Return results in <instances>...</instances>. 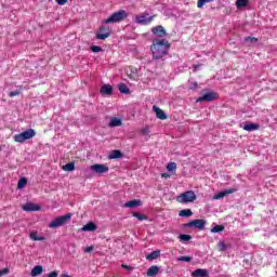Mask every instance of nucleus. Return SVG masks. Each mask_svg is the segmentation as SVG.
<instances>
[{
	"mask_svg": "<svg viewBox=\"0 0 277 277\" xmlns=\"http://www.w3.org/2000/svg\"><path fill=\"white\" fill-rule=\"evenodd\" d=\"M100 92L104 96H111V94H114V88L110 84H104L102 85Z\"/></svg>",
	"mask_w": 277,
	"mask_h": 277,
	"instance_id": "12",
	"label": "nucleus"
},
{
	"mask_svg": "<svg viewBox=\"0 0 277 277\" xmlns=\"http://www.w3.org/2000/svg\"><path fill=\"white\" fill-rule=\"evenodd\" d=\"M224 225H215L211 228V233H224Z\"/></svg>",
	"mask_w": 277,
	"mask_h": 277,
	"instance_id": "32",
	"label": "nucleus"
},
{
	"mask_svg": "<svg viewBox=\"0 0 277 277\" xmlns=\"http://www.w3.org/2000/svg\"><path fill=\"white\" fill-rule=\"evenodd\" d=\"M75 162H68L62 167V170H64V172H75Z\"/></svg>",
	"mask_w": 277,
	"mask_h": 277,
	"instance_id": "22",
	"label": "nucleus"
},
{
	"mask_svg": "<svg viewBox=\"0 0 277 277\" xmlns=\"http://www.w3.org/2000/svg\"><path fill=\"white\" fill-rule=\"evenodd\" d=\"M243 131H259L260 126L256 123H247L242 127Z\"/></svg>",
	"mask_w": 277,
	"mask_h": 277,
	"instance_id": "18",
	"label": "nucleus"
},
{
	"mask_svg": "<svg viewBox=\"0 0 277 277\" xmlns=\"http://www.w3.org/2000/svg\"><path fill=\"white\" fill-rule=\"evenodd\" d=\"M192 276L193 277H209V271H207L205 268H198L192 273Z\"/></svg>",
	"mask_w": 277,
	"mask_h": 277,
	"instance_id": "15",
	"label": "nucleus"
},
{
	"mask_svg": "<svg viewBox=\"0 0 277 277\" xmlns=\"http://www.w3.org/2000/svg\"><path fill=\"white\" fill-rule=\"evenodd\" d=\"M217 247H219L220 252H225L226 243L224 241H220Z\"/></svg>",
	"mask_w": 277,
	"mask_h": 277,
	"instance_id": "39",
	"label": "nucleus"
},
{
	"mask_svg": "<svg viewBox=\"0 0 277 277\" xmlns=\"http://www.w3.org/2000/svg\"><path fill=\"white\" fill-rule=\"evenodd\" d=\"M29 237L32 241H44V237H38V233L36 232H31Z\"/></svg>",
	"mask_w": 277,
	"mask_h": 277,
	"instance_id": "28",
	"label": "nucleus"
},
{
	"mask_svg": "<svg viewBox=\"0 0 277 277\" xmlns=\"http://www.w3.org/2000/svg\"><path fill=\"white\" fill-rule=\"evenodd\" d=\"M159 274V266L153 265L147 269V276L153 277L157 276Z\"/></svg>",
	"mask_w": 277,
	"mask_h": 277,
	"instance_id": "21",
	"label": "nucleus"
},
{
	"mask_svg": "<svg viewBox=\"0 0 277 277\" xmlns=\"http://www.w3.org/2000/svg\"><path fill=\"white\" fill-rule=\"evenodd\" d=\"M170 42L166 39H155L150 45L153 60H161L170 51Z\"/></svg>",
	"mask_w": 277,
	"mask_h": 277,
	"instance_id": "1",
	"label": "nucleus"
},
{
	"mask_svg": "<svg viewBox=\"0 0 277 277\" xmlns=\"http://www.w3.org/2000/svg\"><path fill=\"white\" fill-rule=\"evenodd\" d=\"M129 16V13L124 10H119L113 13L108 18L104 21L105 25L114 24V23H122L124 18Z\"/></svg>",
	"mask_w": 277,
	"mask_h": 277,
	"instance_id": "2",
	"label": "nucleus"
},
{
	"mask_svg": "<svg viewBox=\"0 0 277 277\" xmlns=\"http://www.w3.org/2000/svg\"><path fill=\"white\" fill-rule=\"evenodd\" d=\"M151 34L154 36H157L158 38H166L168 36V32L166 31V28H163V26H161V25L153 27L151 28Z\"/></svg>",
	"mask_w": 277,
	"mask_h": 277,
	"instance_id": "10",
	"label": "nucleus"
},
{
	"mask_svg": "<svg viewBox=\"0 0 277 277\" xmlns=\"http://www.w3.org/2000/svg\"><path fill=\"white\" fill-rule=\"evenodd\" d=\"M133 217H136V220H138L140 222H144V220H148V216L138 212H133Z\"/></svg>",
	"mask_w": 277,
	"mask_h": 277,
	"instance_id": "29",
	"label": "nucleus"
},
{
	"mask_svg": "<svg viewBox=\"0 0 277 277\" xmlns=\"http://www.w3.org/2000/svg\"><path fill=\"white\" fill-rule=\"evenodd\" d=\"M6 274H10V268L1 269V276H5Z\"/></svg>",
	"mask_w": 277,
	"mask_h": 277,
	"instance_id": "45",
	"label": "nucleus"
},
{
	"mask_svg": "<svg viewBox=\"0 0 277 277\" xmlns=\"http://www.w3.org/2000/svg\"><path fill=\"white\" fill-rule=\"evenodd\" d=\"M121 157H122V151L118 149L110 151L109 159H121Z\"/></svg>",
	"mask_w": 277,
	"mask_h": 277,
	"instance_id": "26",
	"label": "nucleus"
},
{
	"mask_svg": "<svg viewBox=\"0 0 277 277\" xmlns=\"http://www.w3.org/2000/svg\"><path fill=\"white\" fill-rule=\"evenodd\" d=\"M18 94H21V91H11V92L9 93V96H10L11 98H14V96H18Z\"/></svg>",
	"mask_w": 277,
	"mask_h": 277,
	"instance_id": "41",
	"label": "nucleus"
},
{
	"mask_svg": "<svg viewBox=\"0 0 277 277\" xmlns=\"http://www.w3.org/2000/svg\"><path fill=\"white\" fill-rule=\"evenodd\" d=\"M25 185H27V179L22 177L18 183H17V189H23V187H25Z\"/></svg>",
	"mask_w": 277,
	"mask_h": 277,
	"instance_id": "34",
	"label": "nucleus"
},
{
	"mask_svg": "<svg viewBox=\"0 0 277 277\" xmlns=\"http://www.w3.org/2000/svg\"><path fill=\"white\" fill-rule=\"evenodd\" d=\"M127 209H135V207H142V200L134 199L124 203Z\"/></svg>",
	"mask_w": 277,
	"mask_h": 277,
	"instance_id": "16",
	"label": "nucleus"
},
{
	"mask_svg": "<svg viewBox=\"0 0 277 277\" xmlns=\"http://www.w3.org/2000/svg\"><path fill=\"white\" fill-rule=\"evenodd\" d=\"M42 272H44V268H43L41 265H37V266H35V267L31 269L30 275H31L32 277L40 276V274H42Z\"/></svg>",
	"mask_w": 277,
	"mask_h": 277,
	"instance_id": "20",
	"label": "nucleus"
},
{
	"mask_svg": "<svg viewBox=\"0 0 277 277\" xmlns=\"http://www.w3.org/2000/svg\"><path fill=\"white\" fill-rule=\"evenodd\" d=\"M159 256H161V251L160 250H156L153 251L151 253L146 255L147 261H155V259H159Z\"/></svg>",
	"mask_w": 277,
	"mask_h": 277,
	"instance_id": "19",
	"label": "nucleus"
},
{
	"mask_svg": "<svg viewBox=\"0 0 277 277\" xmlns=\"http://www.w3.org/2000/svg\"><path fill=\"white\" fill-rule=\"evenodd\" d=\"M90 170L94 174L102 176V174H107V172H109V167L107 164L95 163L90 167Z\"/></svg>",
	"mask_w": 277,
	"mask_h": 277,
	"instance_id": "7",
	"label": "nucleus"
},
{
	"mask_svg": "<svg viewBox=\"0 0 277 277\" xmlns=\"http://www.w3.org/2000/svg\"><path fill=\"white\" fill-rule=\"evenodd\" d=\"M109 127L114 128V127H122V120L118 119V117H114L111 118L109 124Z\"/></svg>",
	"mask_w": 277,
	"mask_h": 277,
	"instance_id": "23",
	"label": "nucleus"
},
{
	"mask_svg": "<svg viewBox=\"0 0 277 277\" xmlns=\"http://www.w3.org/2000/svg\"><path fill=\"white\" fill-rule=\"evenodd\" d=\"M61 277H70V275H68V274H63Z\"/></svg>",
	"mask_w": 277,
	"mask_h": 277,
	"instance_id": "49",
	"label": "nucleus"
},
{
	"mask_svg": "<svg viewBox=\"0 0 277 277\" xmlns=\"http://www.w3.org/2000/svg\"><path fill=\"white\" fill-rule=\"evenodd\" d=\"M23 211H40V206L31 203V202H27L26 205H24L22 207Z\"/></svg>",
	"mask_w": 277,
	"mask_h": 277,
	"instance_id": "14",
	"label": "nucleus"
},
{
	"mask_svg": "<svg viewBox=\"0 0 277 277\" xmlns=\"http://www.w3.org/2000/svg\"><path fill=\"white\" fill-rule=\"evenodd\" d=\"M192 226L198 228V230H203L205 226H207V221L202 219H197L184 224V228H192Z\"/></svg>",
	"mask_w": 277,
	"mask_h": 277,
	"instance_id": "8",
	"label": "nucleus"
},
{
	"mask_svg": "<svg viewBox=\"0 0 277 277\" xmlns=\"http://www.w3.org/2000/svg\"><path fill=\"white\" fill-rule=\"evenodd\" d=\"M245 42H259L256 37H246Z\"/></svg>",
	"mask_w": 277,
	"mask_h": 277,
	"instance_id": "40",
	"label": "nucleus"
},
{
	"mask_svg": "<svg viewBox=\"0 0 277 277\" xmlns=\"http://www.w3.org/2000/svg\"><path fill=\"white\" fill-rule=\"evenodd\" d=\"M70 217H72V213L57 216L49 224V228H60V226H64V224H66L70 220Z\"/></svg>",
	"mask_w": 277,
	"mask_h": 277,
	"instance_id": "5",
	"label": "nucleus"
},
{
	"mask_svg": "<svg viewBox=\"0 0 277 277\" xmlns=\"http://www.w3.org/2000/svg\"><path fill=\"white\" fill-rule=\"evenodd\" d=\"M225 196H227V194H235V192H237L236 188H228V189H225Z\"/></svg>",
	"mask_w": 277,
	"mask_h": 277,
	"instance_id": "42",
	"label": "nucleus"
},
{
	"mask_svg": "<svg viewBox=\"0 0 277 277\" xmlns=\"http://www.w3.org/2000/svg\"><path fill=\"white\" fill-rule=\"evenodd\" d=\"M167 170H168V172H174V171H176V162H170V163H168Z\"/></svg>",
	"mask_w": 277,
	"mask_h": 277,
	"instance_id": "35",
	"label": "nucleus"
},
{
	"mask_svg": "<svg viewBox=\"0 0 277 277\" xmlns=\"http://www.w3.org/2000/svg\"><path fill=\"white\" fill-rule=\"evenodd\" d=\"M179 215L180 217H192V215H194V212H192V209H184L180 211Z\"/></svg>",
	"mask_w": 277,
	"mask_h": 277,
	"instance_id": "24",
	"label": "nucleus"
},
{
	"mask_svg": "<svg viewBox=\"0 0 277 277\" xmlns=\"http://www.w3.org/2000/svg\"><path fill=\"white\" fill-rule=\"evenodd\" d=\"M111 28L106 26H101L95 35L96 40H107L111 36Z\"/></svg>",
	"mask_w": 277,
	"mask_h": 277,
	"instance_id": "6",
	"label": "nucleus"
},
{
	"mask_svg": "<svg viewBox=\"0 0 277 277\" xmlns=\"http://www.w3.org/2000/svg\"><path fill=\"white\" fill-rule=\"evenodd\" d=\"M211 2H213V0H198L197 8L202 9L205 8V5H207V3H211Z\"/></svg>",
	"mask_w": 277,
	"mask_h": 277,
	"instance_id": "31",
	"label": "nucleus"
},
{
	"mask_svg": "<svg viewBox=\"0 0 277 277\" xmlns=\"http://www.w3.org/2000/svg\"><path fill=\"white\" fill-rule=\"evenodd\" d=\"M118 88L121 94H131V90L129 89V87H127V84L120 83Z\"/></svg>",
	"mask_w": 277,
	"mask_h": 277,
	"instance_id": "25",
	"label": "nucleus"
},
{
	"mask_svg": "<svg viewBox=\"0 0 277 277\" xmlns=\"http://www.w3.org/2000/svg\"><path fill=\"white\" fill-rule=\"evenodd\" d=\"M219 95L215 92L205 93L202 96L198 97L196 103H211L212 101H217Z\"/></svg>",
	"mask_w": 277,
	"mask_h": 277,
	"instance_id": "9",
	"label": "nucleus"
},
{
	"mask_svg": "<svg viewBox=\"0 0 277 277\" xmlns=\"http://www.w3.org/2000/svg\"><path fill=\"white\" fill-rule=\"evenodd\" d=\"M48 277H57V271H53L50 274H48Z\"/></svg>",
	"mask_w": 277,
	"mask_h": 277,
	"instance_id": "46",
	"label": "nucleus"
},
{
	"mask_svg": "<svg viewBox=\"0 0 277 277\" xmlns=\"http://www.w3.org/2000/svg\"><path fill=\"white\" fill-rule=\"evenodd\" d=\"M0 276H1V272H0Z\"/></svg>",
	"mask_w": 277,
	"mask_h": 277,
	"instance_id": "50",
	"label": "nucleus"
},
{
	"mask_svg": "<svg viewBox=\"0 0 277 277\" xmlns=\"http://www.w3.org/2000/svg\"><path fill=\"white\" fill-rule=\"evenodd\" d=\"M58 5H66L68 3V0H55Z\"/></svg>",
	"mask_w": 277,
	"mask_h": 277,
	"instance_id": "43",
	"label": "nucleus"
},
{
	"mask_svg": "<svg viewBox=\"0 0 277 277\" xmlns=\"http://www.w3.org/2000/svg\"><path fill=\"white\" fill-rule=\"evenodd\" d=\"M161 176H162V179H170V174L169 173H162Z\"/></svg>",
	"mask_w": 277,
	"mask_h": 277,
	"instance_id": "48",
	"label": "nucleus"
},
{
	"mask_svg": "<svg viewBox=\"0 0 277 277\" xmlns=\"http://www.w3.org/2000/svg\"><path fill=\"white\" fill-rule=\"evenodd\" d=\"M180 241H182L183 243H185L186 241H192V235H187V234H181L179 236Z\"/></svg>",
	"mask_w": 277,
	"mask_h": 277,
	"instance_id": "30",
	"label": "nucleus"
},
{
	"mask_svg": "<svg viewBox=\"0 0 277 277\" xmlns=\"http://www.w3.org/2000/svg\"><path fill=\"white\" fill-rule=\"evenodd\" d=\"M196 193L194 190H188L185 193H182L180 196L176 197L177 202L182 205H187L189 202H194L196 200Z\"/></svg>",
	"mask_w": 277,
	"mask_h": 277,
	"instance_id": "4",
	"label": "nucleus"
},
{
	"mask_svg": "<svg viewBox=\"0 0 277 277\" xmlns=\"http://www.w3.org/2000/svg\"><path fill=\"white\" fill-rule=\"evenodd\" d=\"M31 137H36V130L28 129L19 134H15L14 142L23 144L24 142H27V140H31Z\"/></svg>",
	"mask_w": 277,
	"mask_h": 277,
	"instance_id": "3",
	"label": "nucleus"
},
{
	"mask_svg": "<svg viewBox=\"0 0 277 277\" xmlns=\"http://www.w3.org/2000/svg\"><path fill=\"white\" fill-rule=\"evenodd\" d=\"M250 0H236V8L241 10V8H246Z\"/></svg>",
	"mask_w": 277,
	"mask_h": 277,
	"instance_id": "27",
	"label": "nucleus"
},
{
	"mask_svg": "<svg viewBox=\"0 0 277 277\" xmlns=\"http://www.w3.org/2000/svg\"><path fill=\"white\" fill-rule=\"evenodd\" d=\"M155 16L157 15H151L149 17H146V15H138L136 16V23H138V25H150V23L155 21Z\"/></svg>",
	"mask_w": 277,
	"mask_h": 277,
	"instance_id": "11",
	"label": "nucleus"
},
{
	"mask_svg": "<svg viewBox=\"0 0 277 277\" xmlns=\"http://www.w3.org/2000/svg\"><path fill=\"white\" fill-rule=\"evenodd\" d=\"M153 109L156 113V117L159 120H168V115H166V111H163V109H161V108H159L157 106H154Z\"/></svg>",
	"mask_w": 277,
	"mask_h": 277,
	"instance_id": "13",
	"label": "nucleus"
},
{
	"mask_svg": "<svg viewBox=\"0 0 277 277\" xmlns=\"http://www.w3.org/2000/svg\"><path fill=\"white\" fill-rule=\"evenodd\" d=\"M92 250H94V246L87 247V248L84 249V252H85L87 254H90V252H92Z\"/></svg>",
	"mask_w": 277,
	"mask_h": 277,
	"instance_id": "44",
	"label": "nucleus"
},
{
	"mask_svg": "<svg viewBox=\"0 0 277 277\" xmlns=\"http://www.w3.org/2000/svg\"><path fill=\"white\" fill-rule=\"evenodd\" d=\"M91 51L92 53H101V51H103V48L98 45H91Z\"/></svg>",
	"mask_w": 277,
	"mask_h": 277,
	"instance_id": "38",
	"label": "nucleus"
},
{
	"mask_svg": "<svg viewBox=\"0 0 277 277\" xmlns=\"http://www.w3.org/2000/svg\"><path fill=\"white\" fill-rule=\"evenodd\" d=\"M141 135H149L150 134V126H146L140 130Z\"/></svg>",
	"mask_w": 277,
	"mask_h": 277,
	"instance_id": "33",
	"label": "nucleus"
},
{
	"mask_svg": "<svg viewBox=\"0 0 277 277\" xmlns=\"http://www.w3.org/2000/svg\"><path fill=\"white\" fill-rule=\"evenodd\" d=\"M121 267H122V269H132V267L128 266L127 264H122Z\"/></svg>",
	"mask_w": 277,
	"mask_h": 277,
	"instance_id": "47",
	"label": "nucleus"
},
{
	"mask_svg": "<svg viewBox=\"0 0 277 277\" xmlns=\"http://www.w3.org/2000/svg\"><path fill=\"white\" fill-rule=\"evenodd\" d=\"M94 230H96V224H94L92 222L82 226L83 233H94Z\"/></svg>",
	"mask_w": 277,
	"mask_h": 277,
	"instance_id": "17",
	"label": "nucleus"
},
{
	"mask_svg": "<svg viewBox=\"0 0 277 277\" xmlns=\"http://www.w3.org/2000/svg\"><path fill=\"white\" fill-rule=\"evenodd\" d=\"M226 196L225 190H222L220 193H217L216 195H214V200H222V198H224Z\"/></svg>",
	"mask_w": 277,
	"mask_h": 277,
	"instance_id": "37",
	"label": "nucleus"
},
{
	"mask_svg": "<svg viewBox=\"0 0 277 277\" xmlns=\"http://www.w3.org/2000/svg\"><path fill=\"white\" fill-rule=\"evenodd\" d=\"M177 261H182L184 263H189V262H192V256H189V255H182V256L177 258Z\"/></svg>",
	"mask_w": 277,
	"mask_h": 277,
	"instance_id": "36",
	"label": "nucleus"
}]
</instances>
